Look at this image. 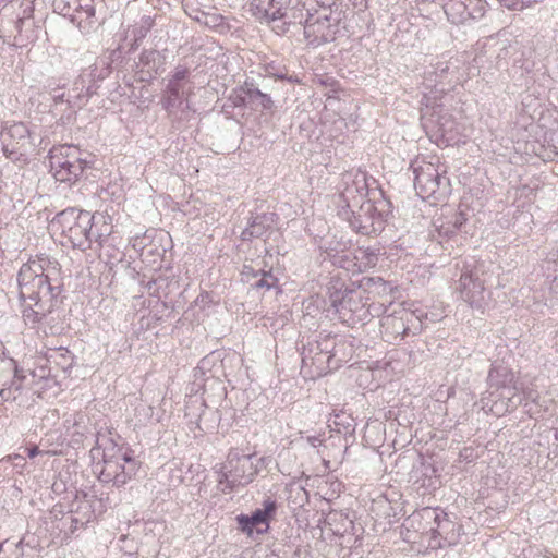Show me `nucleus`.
I'll return each mask as SVG.
<instances>
[{
	"label": "nucleus",
	"mask_w": 558,
	"mask_h": 558,
	"mask_svg": "<svg viewBox=\"0 0 558 558\" xmlns=\"http://www.w3.org/2000/svg\"><path fill=\"white\" fill-rule=\"evenodd\" d=\"M513 380V374L504 366H494L488 374V381L490 387H496L497 389L502 388L504 391L500 393L507 396L508 390L510 389L509 385Z\"/></svg>",
	"instance_id": "obj_30"
},
{
	"label": "nucleus",
	"mask_w": 558,
	"mask_h": 558,
	"mask_svg": "<svg viewBox=\"0 0 558 558\" xmlns=\"http://www.w3.org/2000/svg\"><path fill=\"white\" fill-rule=\"evenodd\" d=\"M166 236L162 231L148 230L142 235L134 236L131 245L144 264L155 267L160 264L167 251L163 245Z\"/></svg>",
	"instance_id": "obj_17"
},
{
	"label": "nucleus",
	"mask_w": 558,
	"mask_h": 558,
	"mask_svg": "<svg viewBox=\"0 0 558 558\" xmlns=\"http://www.w3.org/2000/svg\"><path fill=\"white\" fill-rule=\"evenodd\" d=\"M250 11L278 35L302 25L305 16L304 3L301 0H253Z\"/></svg>",
	"instance_id": "obj_4"
},
{
	"label": "nucleus",
	"mask_w": 558,
	"mask_h": 558,
	"mask_svg": "<svg viewBox=\"0 0 558 558\" xmlns=\"http://www.w3.org/2000/svg\"><path fill=\"white\" fill-rule=\"evenodd\" d=\"M4 380L5 377L3 375L2 366L0 365V402L13 399V396L10 392V388H7L8 383H5Z\"/></svg>",
	"instance_id": "obj_39"
},
{
	"label": "nucleus",
	"mask_w": 558,
	"mask_h": 558,
	"mask_svg": "<svg viewBox=\"0 0 558 558\" xmlns=\"http://www.w3.org/2000/svg\"><path fill=\"white\" fill-rule=\"evenodd\" d=\"M153 26L154 19L149 15H144L126 29L124 40L130 41V50H135L138 47Z\"/></svg>",
	"instance_id": "obj_28"
},
{
	"label": "nucleus",
	"mask_w": 558,
	"mask_h": 558,
	"mask_svg": "<svg viewBox=\"0 0 558 558\" xmlns=\"http://www.w3.org/2000/svg\"><path fill=\"white\" fill-rule=\"evenodd\" d=\"M541 0H499V2L510 10H523L524 8L537 3Z\"/></svg>",
	"instance_id": "obj_37"
},
{
	"label": "nucleus",
	"mask_w": 558,
	"mask_h": 558,
	"mask_svg": "<svg viewBox=\"0 0 558 558\" xmlns=\"http://www.w3.org/2000/svg\"><path fill=\"white\" fill-rule=\"evenodd\" d=\"M421 519L423 533L430 534L433 537L446 533L447 527L452 523L446 518H441V513L434 508H424L418 513L412 517V522Z\"/></svg>",
	"instance_id": "obj_24"
},
{
	"label": "nucleus",
	"mask_w": 558,
	"mask_h": 558,
	"mask_svg": "<svg viewBox=\"0 0 558 558\" xmlns=\"http://www.w3.org/2000/svg\"><path fill=\"white\" fill-rule=\"evenodd\" d=\"M278 279L272 275L271 270L260 269L258 278L251 282V287L256 290H269L277 286Z\"/></svg>",
	"instance_id": "obj_33"
},
{
	"label": "nucleus",
	"mask_w": 558,
	"mask_h": 558,
	"mask_svg": "<svg viewBox=\"0 0 558 558\" xmlns=\"http://www.w3.org/2000/svg\"><path fill=\"white\" fill-rule=\"evenodd\" d=\"M460 457L468 458L466 456H464V452H461V453H460Z\"/></svg>",
	"instance_id": "obj_50"
},
{
	"label": "nucleus",
	"mask_w": 558,
	"mask_h": 558,
	"mask_svg": "<svg viewBox=\"0 0 558 558\" xmlns=\"http://www.w3.org/2000/svg\"><path fill=\"white\" fill-rule=\"evenodd\" d=\"M413 317L412 313H408L405 311H401L400 316L387 315L380 323L383 332L391 340H396L399 337L402 339L409 335L410 327L408 326V323Z\"/></svg>",
	"instance_id": "obj_26"
},
{
	"label": "nucleus",
	"mask_w": 558,
	"mask_h": 558,
	"mask_svg": "<svg viewBox=\"0 0 558 558\" xmlns=\"http://www.w3.org/2000/svg\"><path fill=\"white\" fill-rule=\"evenodd\" d=\"M510 390H512V389L510 388ZM513 390H517V387H513ZM511 393H513V395H514V392H513V391H511Z\"/></svg>",
	"instance_id": "obj_51"
},
{
	"label": "nucleus",
	"mask_w": 558,
	"mask_h": 558,
	"mask_svg": "<svg viewBox=\"0 0 558 558\" xmlns=\"http://www.w3.org/2000/svg\"><path fill=\"white\" fill-rule=\"evenodd\" d=\"M378 262V256L375 251L369 248H359L353 259L350 258L349 254L336 256L333 264L340 268H343L352 272H362L366 268L374 267Z\"/></svg>",
	"instance_id": "obj_23"
},
{
	"label": "nucleus",
	"mask_w": 558,
	"mask_h": 558,
	"mask_svg": "<svg viewBox=\"0 0 558 558\" xmlns=\"http://www.w3.org/2000/svg\"><path fill=\"white\" fill-rule=\"evenodd\" d=\"M159 52L154 49L144 50L140 56V63L149 66L151 70H157Z\"/></svg>",
	"instance_id": "obj_35"
},
{
	"label": "nucleus",
	"mask_w": 558,
	"mask_h": 558,
	"mask_svg": "<svg viewBox=\"0 0 558 558\" xmlns=\"http://www.w3.org/2000/svg\"><path fill=\"white\" fill-rule=\"evenodd\" d=\"M551 264H553L554 266H556V265H557L556 260H545V262H544V265H543V268L547 265V268L549 269Z\"/></svg>",
	"instance_id": "obj_46"
},
{
	"label": "nucleus",
	"mask_w": 558,
	"mask_h": 558,
	"mask_svg": "<svg viewBox=\"0 0 558 558\" xmlns=\"http://www.w3.org/2000/svg\"><path fill=\"white\" fill-rule=\"evenodd\" d=\"M258 558H260V557H258ZM264 558H279V557L277 555H275V554H266L264 556Z\"/></svg>",
	"instance_id": "obj_47"
},
{
	"label": "nucleus",
	"mask_w": 558,
	"mask_h": 558,
	"mask_svg": "<svg viewBox=\"0 0 558 558\" xmlns=\"http://www.w3.org/2000/svg\"><path fill=\"white\" fill-rule=\"evenodd\" d=\"M274 214H262L255 216L248 226L242 231L241 239L243 241H252L253 239H266L274 232Z\"/></svg>",
	"instance_id": "obj_25"
},
{
	"label": "nucleus",
	"mask_w": 558,
	"mask_h": 558,
	"mask_svg": "<svg viewBox=\"0 0 558 558\" xmlns=\"http://www.w3.org/2000/svg\"><path fill=\"white\" fill-rule=\"evenodd\" d=\"M265 458H256L255 452H244L240 448H231L227 460L220 465L218 485L222 493H231L253 482L259 472Z\"/></svg>",
	"instance_id": "obj_5"
},
{
	"label": "nucleus",
	"mask_w": 558,
	"mask_h": 558,
	"mask_svg": "<svg viewBox=\"0 0 558 558\" xmlns=\"http://www.w3.org/2000/svg\"><path fill=\"white\" fill-rule=\"evenodd\" d=\"M347 349L351 345L330 333H318L303 345L301 373L308 378H317L336 369L349 360Z\"/></svg>",
	"instance_id": "obj_2"
},
{
	"label": "nucleus",
	"mask_w": 558,
	"mask_h": 558,
	"mask_svg": "<svg viewBox=\"0 0 558 558\" xmlns=\"http://www.w3.org/2000/svg\"><path fill=\"white\" fill-rule=\"evenodd\" d=\"M369 218H373L374 221L381 222V229L384 228V215L381 211L377 209V207L374 205V213L369 215Z\"/></svg>",
	"instance_id": "obj_42"
},
{
	"label": "nucleus",
	"mask_w": 558,
	"mask_h": 558,
	"mask_svg": "<svg viewBox=\"0 0 558 558\" xmlns=\"http://www.w3.org/2000/svg\"><path fill=\"white\" fill-rule=\"evenodd\" d=\"M368 301V298H365ZM366 322L372 317H379L384 315L387 311V306L384 303H371L366 302Z\"/></svg>",
	"instance_id": "obj_36"
},
{
	"label": "nucleus",
	"mask_w": 558,
	"mask_h": 558,
	"mask_svg": "<svg viewBox=\"0 0 558 558\" xmlns=\"http://www.w3.org/2000/svg\"><path fill=\"white\" fill-rule=\"evenodd\" d=\"M276 511V501L267 498L263 508L256 509L251 515L241 514L236 518L240 529L252 535L254 530L263 533L269 527V518Z\"/></svg>",
	"instance_id": "obj_22"
},
{
	"label": "nucleus",
	"mask_w": 558,
	"mask_h": 558,
	"mask_svg": "<svg viewBox=\"0 0 558 558\" xmlns=\"http://www.w3.org/2000/svg\"><path fill=\"white\" fill-rule=\"evenodd\" d=\"M265 72H266L267 76H275V77H277L279 80H286V75L282 72H275L272 65H268L265 69Z\"/></svg>",
	"instance_id": "obj_41"
},
{
	"label": "nucleus",
	"mask_w": 558,
	"mask_h": 558,
	"mask_svg": "<svg viewBox=\"0 0 558 558\" xmlns=\"http://www.w3.org/2000/svg\"><path fill=\"white\" fill-rule=\"evenodd\" d=\"M104 76L101 74L97 75L98 80H101Z\"/></svg>",
	"instance_id": "obj_49"
},
{
	"label": "nucleus",
	"mask_w": 558,
	"mask_h": 558,
	"mask_svg": "<svg viewBox=\"0 0 558 558\" xmlns=\"http://www.w3.org/2000/svg\"><path fill=\"white\" fill-rule=\"evenodd\" d=\"M307 441L313 447H317V446L322 445V442H323V440L320 439L319 436H310V437H307Z\"/></svg>",
	"instance_id": "obj_43"
},
{
	"label": "nucleus",
	"mask_w": 558,
	"mask_h": 558,
	"mask_svg": "<svg viewBox=\"0 0 558 558\" xmlns=\"http://www.w3.org/2000/svg\"><path fill=\"white\" fill-rule=\"evenodd\" d=\"M302 25L307 45L318 47L336 39L340 27V13L327 7H322L314 13L305 10Z\"/></svg>",
	"instance_id": "obj_10"
},
{
	"label": "nucleus",
	"mask_w": 558,
	"mask_h": 558,
	"mask_svg": "<svg viewBox=\"0 0 558 558\" xmlns=\"http://www.w3.org/2000/svg\"><path fill=\"white\" fill-rule=\"evenodd\" d=\"M0 142L4 156L14 162L24 161L35 146L28 126L22 122L3 128Z\"/></svg>",
	"instance_id": "obj_15"
},
{
	"label": "nucleus",
	"mask_w": 558,
	"mask_h": 558,
	"mask_svg": "<svg viewBox=\"0 0 558 558\" xmlns=\"http://www.w3.org/2000/svg\"><path fill=\"white\" fill-rule=\"evenodd\" d=\"M202 22L210 28L223 27V17L218 14H205L203 13Z\"/></svg>",
	"instance_id": "obj_38"
},
{
	"label": "nucleus",
	"mask_w": 558,
	"mask_h": 558,
	"mask_svg": "<svg viewBox=\"0 0 558 558\" xmlns=\"http://www.w3.org/2000/svg\"><path fill=\"white\" fill-rule=\"evenodd\" d=\"M447 19L456 25L481 20L487 11L485 0H448L444 4Z\"/></svg>",
	"instance_id": "obj_18"
},
{
	"label": "nucleus",
	"mask_w": 558,
	"mask_h": 558,
	"mask_svg": "<svg viewBox=\"0 0 558 558\" xmlns=\"http://www.w3.org/2000/svg\"><path fill=\"white\" fill-rule=\"evenodd\" d=\"M50 170L54 179L72 184L78 180L89 161L81 157V151L73 145H60L49 151Z\"/></svg>",
	"instance_id": "obj_11"
},
{
	"label": "nucleus",
	"mask_w": 558,
	"mask_h": 558,
	"mask_svg": "<svg viewBox=\"0 0 558 558\" xmlns=\"http://www.w3.org/2000/svg\"><path fill=\"white\" fill-rule=\"evenodd\" d=\"M53 8L60 14L64 16H71L72 22L78 20L77 26L80 28H85V26L82 25L83 22L90 25L93 23L92 19L95 16V9L92 5H77V8L74 10L76 14L73 15L71 4L68 0H53Z\"/></svg>",
	"instance_id": "obj_27"
},
{
	"label": "nucleus",
	"mask_w": 558,
	"mask_h": 558,
	"mask_svg": "<svg viewBox=\"0 0 558 558\" xmlns=\"http://www.w3.org/2000/svg\"><path fill=\"white\" fill-rule=\"evenodd\" d=\"M97 68L84 70L73 83L71 89L66 92V104L71 108H81L86 104L89 97L96 93L97 86L94 82Z\"/></svg>",
	"instance_id": "obj_21"
},
{
	"label": "nucleus",
	"mask_w": 558,
	"mask_h": 558,
	"mask_svg": "<svg viewBox=\"0 0 558 558\" xmlns=\"http://www.w3.org/2000/svg\"><path fill=\"white\" fill-rule=\"evenodd\" d=\"M338 318L349 327L366 323V300L361 291H336L330 295Z\"/></svg>",
	"instance_id": "obj_13"
},
{
	"label": "nucleus",
	"mask_w": 558,
	"mask_h": 558,
	"mask_svg": "<svg viewBox=\"0 0 558 558\" xmlns=\"http://www.w3.org/2000/svg\"><path fill=\"white\" fill-rule=\"evenodd\" d=\"M17 284L24 323L44 333L52 331L63 286L58 260L45 254L29 258L17 272Z\"/></svg>",
	"instance_id": "obj_1"
},
{
	"label": "nucleus",
	"mask_w": 558,
	"mask_h": 558,
	"mask_svg": "<svg viewBox=\"0 0 558 558\" xmlns=\"http://www.w3.org/2000/svg\"><path fill=\"white\" fill-rule=\"evenodd\" d=\"M11 464L14 469L17 470V473H22L23 469L26 465V460L21 454H11L2 458L0 460V468H5L7 464Z\"/></svg>",
	"instance_id": "obj_34"
},
{
	"label": "nucleus",
	"mask_w": 558,
	"mask_h": 558,
	"mask_svg": "<svg viewBox=\"0 0 558 558\" xmlns=\"http://www.w3.org/2000/svg\"><path fill=\"white\" fill-rule=\"evenodd\" d=\"M372 213H374V203L366 201L355 208L345 209L340 214L348 219L353 230L361 234L369 235L381 231V222L374 221L373 218H369Z\"/></svg>",
	"instance_id": "obj_20"
},
{
	"label": "nucleus",
	"mask_w": 558,
	"mask_h": 558,
	"mask_svg": "<svg viewBox=\"0 0 558 558\" xmlns=\"http://www.w3.org/2000/svg\"><path fill=\"white\" fill-rule=\"evenodd\" d=\"M39 453H40V450L38 449L37 446H33L32 448L27 449V456L29 458H35Z\"/></svg>",
	"instance_id": "obj_45"
},
{
	"label": "nucleus",
	"mask_w": 558,
	"mask_h": 558,
	"mask_svg": "<svg viewBox=\"0 0 558 558\" xmlns=\"http://www.w3.org/2000/svg\"><path fill=\"white\" fill-rule=\"evenodd\" d=\"M66 93H60V94H54L53 95V101L56 104H60V102H66Z\"/></svg>",
	"instance_id": "obj_44"
},
{
	"label": "nucleus",
	"mask_w": 558,
	"mask_h": 558,
	"mask_svg": "<svg viewBox=\"0 0 558 558\" xmlns=\"http://www.w3.org/2000/svg\"><path fill=\"white\" fill-rule=\"evenodd\" d=\"M339 206L342 211L355 208L366 202L368 185L366 173L362 171H348L342 174L339 185Z\"/></svg>",
	"instance_id": "obj_16"
},
{
	"label": "nucleus",
	"mask_w": 558,
	"mask_h": 558,
	"mask_svg": "<svg viewBox=\"0 0 558 558\" xmlns=\"http://www.w3.org/2000/svg\"><path fill=\"white\" fill-rule=\"evenodd\" d=\"M451 95L435 86L429 92H424L421 109V119L426 132L448 144L458 142L463 131V126L451 113Z\"/></svg>",
	"instance_id": "obj_3"
},
{
	"label": "nucleus",
	"mask_w": 558,
	"mask_h": 558,
	"mask_svg": "<svg viewBox=\"0 0 558 558\" xmlns=\"http://www.w3.org/2000/svg\"><path fill=\"white\" fill-rule=\"evenodd\" d=\"M433 159L430 161L415 159L411 162L414 189L423 199L444 201L451 192L450 181L446 175V166L441 165L438 158Z\"/></svg>",
	"instance_id": "obj_7"
},
{
	"label": "nucleus",
	"mask_w": 558,
	"mask_h": 558,
	"mask_svg": "<svg viewBox=\"0 0 558 558\" xmlns=\"http://www.w3.org/2000/svg\"><path fill=\"white\" fill-rule=\"evenodd\" d=\"M105 438L97 437L96 447L93 449H102L104 466L99 472V481L111 483L116 487L125 485L140 469L141 462L133 458L128 450L118 448L114 444L106 446Z\"/></svg>",
	"instance_id": "obj_6"
},
{
	"label": "nucleus",
	"mask_w": 558,
	"mask_h": 558,
	"mask_svg": "<svg viewBox=\"0 0 558 558\" xmlns=\"http://www.w3.org/2000/svg\"><path fill=\"white\" fill-rule=\"evenodd\" d=\"M206 415V404L198 397H191L186 402L185 416L190 417V422H195L197 427L203 429L202 422Z\"/></svg>",
	"instance_id": "obj_31"
},
{
	"label": "nucleus",
	"mask_w": 558,
	"mask_h": 558,
	"mask_svg": "<svg viewBox=\"0 0 558 558\" xmlns=\"http://www.w3.org/2000/svg\"><path fill=\"white\" fill-rule=\"evenodd\" d=\"M336 521L341 522V526H336L335 529H331L332 532L337 535H343L353 527V522L351 519L348 518V515H343L342 513L338 512L329 513L327 517V523L329 525H332V522Z\"/></svg>",
	"instance_id": "obj_32"
},
{
	"label": "nucleus",
	"mask_w": 558,
	"mask_h": 558,
	"mask_svg": "<svg viewBox=\"0 0 558 558\" xmlns=\"http://www.w3.org/2000/svg\"><path fill=\"white\" fill-rule=\"evenodd\" d=\"M486 281L481 266L466 267L457 281L456 291L471 307L483 308L490 299V292L485 287Z\"/></svg>",
	"instance_id": "obj_12"
},
{
	"label": "nucleus",
	"mask_w": 558,
	"mask_h": 558,
	"mask_svg": "<svg viewBox=\"0 0 558 558\" xmlns=\"http://www.w3.org/2000/svg\"><path fill=\"white\" fill-rule=\"evenodd\" d=\"M191 72L184 65H178L167 77L166 89L161 98V106L171 117H186L190 110L189 97L193 94L194 82L190 78Z\"/></svg>",
	"instance_id": "obj_8"
},
{
	"label": "nucleus",
	"mask_w": 558,
	"mask_h": 558,
	"mask_svg": "<svg viewBox=\"0 0 558 558\" xmlns=\"http://www.w3.org/2000/svg\"><path fill=\"white\" fill-rule=\"evenodd\" d=\"M544 391L545 387L539 385L537 379L521 388L522 397H519L518 400H514L515 395L511 393L509 389L507 396L502 395V399H507V401L501 404L505 405V409H497V411H512L518 404H522L530 417H537L543 412L548 411L549 404L553 401L551 398L543 396ZM495 407L498 408L497 402H495Z\"/></svg>",
	"instance_id": "obj_14"
},
{
	"label": "nucleus",
	"mask_w": 558,
	"mask_h": 558,
	"mask_svg": "<svg viewBox=\"0 0 558 558\" xmlns=\"http://www.w3.org/2000/svg\"><path fill=\"white\" fill-rule=\"evenodd\" d=\"M230 99L235 107L250 106L255 110H270L274 106L271 97L263 93L250 80H246L242 86L233 89Z\"/></svg>",
	"instance_id": "obj_19"
},
{
	"label": "nucleus",
	"mask_w": 558,
	"mask_h": 558,
	"mask_svg": "<svg viewBox=\"0 0 558 558\" xmlns=\"http://www.w3.org/2000/svg\"><path fill=\"white\" fill-rule=\"evenodd\" d=\"M0 365L3 369V375L5 377V383H8L7 388H10V392L13 396L12 400L16 399V392L22 389V383L25 376L21 375L16 368V363L13 359H1Z\"/></svg>",
	"instance_id": "obj_29"
},
{
	"label": "nucleus",
	"mask_w": 558,
	"mask_h": 558,
	"mask_svg": "<svg viewBox=\"0 0 558 558\" xmlns=\"http://www.w3.org/2000/svg\"><path fill=\"white\" fill-rule=\"evenodd\" d=\"M462 221H463V218L462 217H459L457 220H456V226H461L462 225Z\"/></svg>",
	"instance_id": "obj_48"
},
{
	"label": "nucleus",
	"mask_w": 558,
	"mask_h": 558,
	"mask_svg": "<svg viewBox=\"0 0 558 558\" xmlns=\"http://www.w3.org/2000/svg\"><path fill=\"white\" fill-rule=\"evenodd\" d=\"M94 216L86 210L68 208L58 214L54 225L59 226L61 234L76 248H90L96 234L92 231Z\"/></svg>",
	"instance_id": "obj_9"
},
{
	"label": "nucleus",
	"mask_w": 558,
	"mask_h": 558,
	"mask_svg": "<svg viewBox=\"0 0 558 558\" xmlns=\"http://www.w3.org/2000/svg\"><path fill=\"white\" fill-rule=\"evenodd\" d=\"M259 274H260V269L255 270L251 265H244L243 269L241 271L242 280H244L245 282H247L250 284L252 281H254L258 278Z\"/></svg>",
	"instance_id": "obj_40"
}]
</instances>
